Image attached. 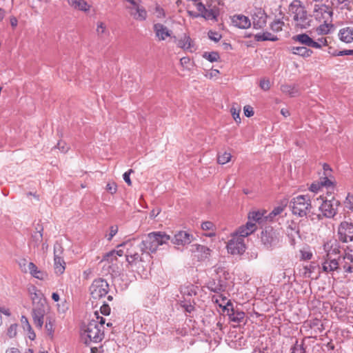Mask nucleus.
<instances>
[{
  "label": "nucleus",
  "mask_w": 353,
  "mask_h": 353,
  "mask_svg": "<svg viewBox=\"0 0 353 353\" xmlns=\"http://www.w3.org/2000/svg\"><path fill=\"white\" fill-rule=\"evenodd\" d=\"M100 311L102 314L108 316L110 313V307L108 304L103 303V304L100 307Z\"/></svg>",
  "instance_id": "59"
},
{
  "label": "nucleus",
  "mask_w": 353,
  "mask_h": 353,
  "mask_svg": "<svg viewBox=\"0 0 353 353\" xmlns=\"http://www.w3.org/2000/svg\"><path fill=\"white\" fill-rule=\"evenodd\" d=\"M106 31V26L103 22H99L97 27V32L98 35H101Z\"/></svg>",
  "instance_id": "57"
},
{
  "label": "nucleus",
  "mask_w": 353,
  "mask_h": 353,
  "mask_svg": "<svg viewBox=\"0 0 353 353\" xmlns=\"http://www.w3.org/2000/svg\"><path fill=\"white\" fill-rule=\"evenodd\" d=\"M313 13L316 19L327 22L332 19L333 12L332 8L329 6L325 4H315Z\"/></svg>",
  "instance_id": "11"
},
{
  "label": "nucleus",
  "mask_w": 353,
  "mask_h": 353,
  "mask_svg": "<svg viewBox=\"0 0 353 353\" xmlns=\"http://www.w3.org/2000/svg\"><path fill=\"white\" fill-rule=\"evenodd\" d=\"M254 39L256 41H276L278 40V37L276 36L273 35L269 32H265L262 34H256L254 35Z\"/></svg>",
  "instance_id": "32"
},
{
  "label": "nucleus",
  "mask_w": 353,
  "mask_h": 353,
  "mask_svg": "<svg viewBox=\"0 0 353 353\" xmlns=\"http://www.w3.org/2000/svg\"><path fill=\"white\" fill-rule=\"evenodd\" d=\"M331 3L332 6L336 7H341L343 8H347L352 3H353V0H331Z\"/></svg>",
  "instance_id": "41"
},
{
  "label": "nucleus",
  "mask_w": 353,
  "mask_h": 353,
  "mask_svg": "<svg viewBox=\"0 0 353 353\" xmlns=\"http://www.w3.org/2000/svg\"><path fill=\"white\" fill-rule=\"evenodd\" d=\"M201 229L205 231H209L206 234L207 236L212 237L215 236L216 226L212 221H204L201 223Z\"/></svg>",
  "instance_id": "34"
},
{
  "label": "nucleus",
  "mask_w": 353,
  "mask_h": 353,
  "mask_svg": "<svg viewBox=\"0 0 353 353\" xmlns=\"http://www.w3.org/2000/svg\"><path fill=\"white\" fill-rule=\"evenodd\" d=\"M105 190L111 194H114L117 191V185L114 181L109 182L106 185Z\"/></svg>",
  "instance_id": "50"
},
{
  "label": "nucleus",
  "mask_w": 353,
  "mask_h": 353,
  "mask_svg": "<svg viewBox=\"0 0 353 353\" xmlns=\"http://www.w3.org/2000/svg\"><path fill=\"white\" fill-rule=\"evenodd\" d=\"M316 44H317L318 46L313 47V48L320 49L323 46H327L328 45V43L326 38L321 37L318 39V40L316 41Z\"/></svg>",
  "instance_id": "55"
},
{
  "label": "nucleus",
  "mask_w": 353,
  "mask_h": 353,
  "mask_svg": "<svg viewBox=\"0 0 353 353\" xmlns=\"http://www.w3.org/2000/svg\"><path fill=\"white\" fill-rule=\"evenodd\" d=\"M284 22L281 19H275L270 24V28L274 32H279L282 30Z\"/></svg>",
  "instance_id": "42"
},
{
  "label": "nucleus",
  "mask_w": 353,
  "mask_h": 353,
  "mask_svg": "<svg viewBox=\"0 0 353 353\" xmlns=\"http://www.w3.org/2000/svg\"><path fill=\"white\" fill-rule=\"evenodd\" d=\"M337 236L339 241L347 243L353 241V223L343 221L338 225Z\"/></svg>",
  "instance_id": "8"
},
{
  "label": "nucleus",
  "mask_w": 353,
  "mask_h": 353,
  "mask_svg": "<svg viewBox=\"0 0 353 353\" xmlns=\"http://www.w3.org/2000/svg\"><path fill=\"white\" fill-rule=\"evenodd\" d=\"M281 90L291 97H296L299 94V90L294 85H282L281 87Z\"/></svg>",
  "instance_id": "33"
},
{
  "label": "nucleus",
  "mask_w": 353,
  "mask_h": 353,
  "mask_svg": "<svg viewBox=\"0 0 353 353\" xmlns=\"http://www.w3.org/2000/svg\"><path fill=\"white\" fill-rule=\"evenodd\" d=\"M292 40L294 41L302 44V46H305L307 48H313L318 46V45L316 44V41L313 40L308 34L305 33H302L293 36Z\"/></svg>",
  "instance_id": "19"
},
{
  "label": "nucleus",
  "mask_w": 353,
  "mask_h": 353,
  "mask_svg": "<svg viewBox=\"0 0 353 353\" xmlns=\"http://www.w3.org/2000/svg\"><path fill=\"white\" fill-rule=\"evenodd\" d=\"M104 338V330L97 321L92 320L84 326L81 333V339L85 344L90 343H99Z\"/></svg>",
  "instance_id": "3"
},
{
  "label": "nucleus",
  "mask_w": 353,
  "mask_h": 353,
  "mask_svg": "<svg viewBox=\"0 0 353 353\" xmlns=\"http://www.w3.org/2000/svg\"><path fill=\"white\" fill-rule=\"evenodd\" d=\"M290 207L294 215L300 217L307 216L312 208L310 196L307 195H299L292 199Z\"/></svg>",
  "instance_id": "4"
},
{
  "label": "nucleus",
  "mask_w": 353,
  "mask_h": 353,
  "mask_svg": "<svg viewBox=\"0 0 353 353\" xmlns=\"http://www.w3.org/2000/svg\"><path fill=\"white\" fill-rule=\"evenodd\" d=\"M63 248L61 243H56L54 245V257H62Z\"/></svg>",
  "instance_id": "49"
},
{
  "label": "nucleus",
  "mask_w": 353,
  "mask_h": 353,
  "mask_svg": "<svg viewBox=\"0 0 353 353\" xmlns=\"http://www.w3.org/2000/svg\"><path fill=\"white\" fill-rule=\"evenodd\" d=\"M290 50L292 54L303 58L310 57L313 54V51L305 46H293L290 48Z\"/></svg>",
  "instance_id": "27"
},
{
  "label": "nucleus",
  "mask_w": 353,
  "mask_h": 353,
  "mask_svg": "<svg viewBox=\"0 0 353 353\" xmlns=\"http://www.w3.org/2000/svg\"><path fill=\"white\" fill-rule=\"evenodd\" d=\"M289 10L292 14L296 28L305 29L310 26L311 20L307 14L305 6L301 1H293L290 4Z\"/></svg>",
  "instance_id": "2"
},
{
  "label": "nucleus",
  "mask_w": 353,
  "mask_h": 353,
  "mask_svg": "<svg viewBox=\"0 0 353 353\" xmlns=\"http://www.w3.org/2000/svg\"><path fill=\"white\" fill-rule=\"evenodd\" d=\"M343 269L345 273H353V263H351L345 260V263L343 265Z\"/></svg>",
  "instance_id": "54"
},
{
  "label": "nucleus",
  "mask_w": 353,
  "mask_h": 353,
  "mask_svg": "<svg viewBox=\"0 0 353 353\" xmlns=\"http://www.w3.org/2000/svg\"><path fill=\"white\" fill-rule=\"evenodd\" d=\"M118 232V227L117 225H112L110 228V233L108 234V240L110 241Z\"/></svg>",
  "instance_id": "61"
},
{
  "label": "nucleus",
  "mask_w": 353,
  "mask_h": 353,
  "mask_svg": "<svg viewBox=\"0 0 353 353\" xmlns=\"http://www.w3.org/2000/svg\"><path fill=\"white\" fill-rule=\"evenodd\" d=\"M223 310L227 312L230 320L232 322L240 323L243 322L245 319V312L238 308H234L232 303L230 302L227 303L223 307Z\"/></svg>",
  "instance_id": "12"
},
{
  "label": "nucleus",
  "mask_w": 353,
  "mask_h": 353,
  "mask_svg": "<svg viewBox=\"0 0 353 353\" xmlns=\"http://www.w3.org/2000/svg\"><path fill=\"white\" fill-rule=\"evenodd\" d=\"M261 241L267 249L272 250L279 245V233L272 227L265 228L261 233Z\"/></svg>",
  "instance_id": "5"
},
{
  "label": "nucleus",
  "mask_w": 353,
  "mask_h": 353,
  "mask_svg": "<svg viewBox=\"0 0 353 353\" xmlns=\"http://www.w3.org/2000/svg\"><path fill=\"white\" fill-rule=\"evenodd\" d=\"M54 323L55 321L53 318L47 316L46 322V329L48 333V335H50L51 337H52L53 333L54 332Z\"/></svg>",
  "instance_id": "40"
},
{
  "label": "nucleus",
  "mask_w": 353,
  "mask_h": 353,
  "mask_svg": "<svg viewBox=\"0 0 353 353\" xmlns=\"http://www.w3.org/2000/svg\"><path fill=\"white\" fill-rule=\"evenodd\" d=\"M181 307L184 309V310L188 313H191L195 310L194 306L191 303H183L181 304Z\"/></svg>",
  "instance_id": "63"
},
{
  "label": "nucleus",
  "mask_w": 353,
  "mask_h": 353,
  "mask_svg": "<svg viewBox=\"0 0 353 353\" xmlns=\"http://www.w3.org/2000/svg\"><path fill=\"white\" fill-rule=\"evenodd\" d=\"M134 172L133 170L132 169H130L128 171L125 172L123 174V180L125 181V182L128 185H132V181H131V179L130 178V175L131 173Z\"/></svg>",
  "instance_id": "56"
},
{
  "label": "nucleus",
  "mask_w": 353,
  "mask_h": 353,
  "mask_svg": "<svg viewBox=\"0 0 353 353\" xmlns=\"http://www.w3.org/2000/svg\"><path fill=\"white\" fill-rule=\"evenodd\" d=\"M43 229L41 228V230L35 232L32 235V241L34 242V246H39L40 242H41L43 239V233H42Z\"/></svg>",
  "instance_id": "45"
},
{
  "label": "nucleus",
  "mask_w": 353,
  "mask_h": 353,
  "mask_svg": "<svg viewBox=\"0 0 353 353\" xmlns=\"http://www.w3.org/2000/svg\"><path fill=\"white\" fill-rule=\"evenodd\" d=\"M232 22L234 26L246 29L250 27L251 22L249 18L243 14H236L232 17Z\"/></svg>",
  "instance_id": "22"
},
{
  "label": "nucleus",
  "mask_w": 353,
  "mask_h": 353,
  "mask_svg": "<svg viewBox=\"0 0 353 353\" xmlns=\"http://www.w3.org/2000/svg\"><path fill=\"white\" fill-rule=\"evenodd\" d=\"M198 287L194 285H188L186 286H183L181 288V292L183 296H195L197 294Z\"/></svg>",
  "instance_id": "35"
},
{
  "label": "nucleus",
  "mask_w": 353,
  "mask_h": 353,
  "mask_svg": "<svg viewBox=\"0 0 353 353\" xmlns=\"http://www.w3.org/2000/svg\"><path fill=\"white\" fill-rule=\"evenodd\" d=\"M245 237L241 236V234H237V232L234 234L227 244L228 252L233 255L242 254L245 250Z\"/></svg>",
  "instance_id": "9"
},
{
  "label": "nucleus",
  "mask_w": 353,
  "mask_h": 353,
  "mask_svg": "<svg viewBox=\"0 0 353 353\" xmlns=\"http://www.w3.org/2000/svg\"><path fill=\"white\" fill-rule=\"evenodd\" d=\"M231 113H232V115L234 119L235 120V121L236 123H240V121H241V119H240V117H239L240 110H236V108H232L231 109Z\"/></svg>",
  "instance_id": "60"
},
{
  "label": "nucleus",
  "mask_w": 353,
  "mask_h": 353,
  "mask_svg": "<svg viewBox=\"0 0 353 353\" xmlns=\"http://www.w3.org/2000/svg\"><path fill=\"white\" fill-rule=\"evenodd\" d=\"M207 288L214 293H221L226 289V282L221 279H212L207 283Z\"/></svg>",
  "instance_id": "18"
},
{
  "label": "nucleus",
  "mask_w": 353,
  "mask_h": 353,
  "mask_svg": "<svg viewBox=\"0 0 353 353\" xmlns=\"http://www.w3.org/2000/svg\"><path fill=\"white\" fill-rule=\"evenodd\" d=\"M28 269L31 275L39 280H43L47 276L45 272L39 270L36 266V265L32 262L29 263Z\"/></svg>",
  "instance_id": "30"
},
{
  "label": "nucleus",
  "mask_w": 353,
  "mask_h": 353,
  "mask_svg": "<svg viewBox=\"0 0 353 353\" xmlns=\"http://www.w3.org/2000/svg\"><path fill=\"white\" fill-rule=\"evenodd\" d=\"M253 28L254 29H262L267 23L268 15L261 8H254L251 14Z\"/></svg>",
  "instance_id": "10"
},
{
  "label": "nucleus",
  "mask_w": 353,
  "mask_h": 353,
  "mask_svg": "<svg viewBox=\"0 0 353 353\" xmlns=\"http://www.w3.org/2000/svg\"><path fill=\"white\" fill-rule=\"evenodd\" d=\"M170 239V236L163 232H152L145 235L142 239H130L119 247H126V261L132 265L144 261L145 258H151L150 254L156 252L160 245L167 244Z\"/></svg>",
  "instance_id": "1"
},
{
  "label": "nucleus",
  "mask_w": 353,
  "mask_h": 353,
  "mask_svg": "<svg viewBox=\"0 0 353 353\" xmlns=\"http://www.w3.org/2000/svg\"><path fill=\"white\" fill-rule=\"evenodd\" d=\"M17 326L18 325L17 323H14L10 325V326L8 329L7 334L10 338H13L16 336Z\"/></svg>",
  "instance_id": "51"
},
{
  "label": "nucleus",
  "mask_w": 353,
  "mask_h": 353,
  "mask_svg": "<svg viewBox=\"0 0 353 353\" xmlns=\"http://www.w3.org/2000/svg\"><path fill=\"white\" fill-rule=\"evenodd\" d=\"M109 290V284L106 280L101 278L94 279L90 287L91 296L96 300L105 296Z\"/></svg>",
  "instance_id": "7"
},
{
  "label": "nucleus",
  "mask_w": 353,
  "mask_h": 353,
  "mask_svg": "<svg viewBox=\"0 0 353 353\" xmlns=\"http://www.w3.org/2000/svg\"><path fill=\"white\" fill-rule=\"evenodd\" d=\"M266 213V211H253L249 213L248 219L252 220L255 223L256 222L260 223L262 222L264 219V214Z\"/></svg>",
  "instance_id": "36"
},
{
  "label": "nucleus",
  "mask_w": 353,
  "mask_h": 353,
  "mask_svg": "<svg viewBox=\"0 0 353 353\" xmlns=\"http://www.w3.org/2000/svg\"><path fill=\"white\" fill-rule=\"evenodd\" d=\"M253 108L250 105H245L244 107V114L247 117H250L254 115Z\"/></svg>",
  "instance_id": "64"
},
{
  "label": "nucleus",
  "mask_w": 353,
  "mask_h": 353,
  "mask_svg": "<svg viewBox=\"0 0 353 353\" xmlns=\"http://www.w3.org/2000/svg\"><path fill=\"white\" fill-rule=\"evenodd\" d=\"M305 350L304 348V343L303 341L301 343H299L298 341H296L294 345L292 347L291 353H305Z\"/></svg>",
  "instance_id": "46"
},
{
  "label": "nucleus",
  "mask_w": 353,
  "mask_h": 353,
  "mask_svg": "<svg viewBox=\"0 0 353 353\" xmlns=\"http://www.w3.org/2000/svg\"><path fill=\"white\" fill-rule=\"evenodd\" d=\"M256 228L257 227L256 223L252 220L248 219L246 224L239 227L236 232H237V234H241V236H248L250 234L253 233Z\"/></svg>",
  "instance_id": "24"
},
{
  "label": "nucleus",
  "mask_w": 353,
  "mask_h": 353,
  "mask_svg": "<svg viewBox=\"0 0 353 353\" xmlns=\"http://www.w3.org/2000/svg\"><path fill=\"white\" fill-rule=\"evenodd\" d=\"M192 252L195 253V256L198 261H204L208 259L211 252V250L205 245L194 244L192 245Z\"/></svg>",
  "instance_id": "16"
},
{
  "label": "nucleus",
  "mask_w": 353,
  "mask_h": 353,
  "mask_svg": "<svg viewBox=\"0 0 353 353\" xmlns=\"http://www.w3.org/2000/svg\"><path fill=\"white\" fill-rule=\"evenodd\" d=\"M231 157L230 153L225 152L222 154L218 155L217 161L219 164L224 165L230 161Z\"/></svg>",
  "instance_id": "43"
},
{
  "label": "nucleus",
  "mask_w": 353,
  "mask_h": 353,
  "mask_svg": "<svg viewBox=\"0 0 353 353\" xmlns=\"http://www.w3.org/2000/svg\"><path fill=\"white\" fill-rule=\"evenodd\" d=\"M287 224L288 225L286 226V234L290 239V245H294L296 243V236H300L299 225L296 222L292 220L290 221H288Z\"/></svg>",
  "instance_id": "15"
},
{
  "label": "nucleus",
  "mask_w": 353,
  "mask_h": 353,
  "mask_svg": "<svg viewBox=\"0 0 353 353\" xmlns=\"http://www.w3.org/2000/svg\"><path fill=\"white\" fill-rule=\"evenodd\" d=\"M192 235L185 231H179L174 234L172 242L178 245H185L192 242Z\"/></svg>",
  "instance_id": "17"
},
{
  "label": "nucleus",
  "mask_w": 353,
  "mask_h": 353,
  "mask_svg": "<svg viewBox=\"0 0 353 353\" xmlns=\"http://www.w3.org/2000/svg\"><path fill=\"white\" fill-rule=\"evenodd\" d=\"M310 327L311 328H316L319 332H321L324 330L321 321L318 319L310 321Z\"/></svg>",
  "instance_id": "44"
},
{
  "label": "nucleus",
  "mask_w": 353,
  "mask_h": 353,
  "mask_svg": "<svg viewBox=\"0 0 353 353\" xmlns=\"http://www.w3.org/2000/svg\"><path fill=\"white\" fill-rule=\"evenodd\" d=\"M322 200V203L319 207V210L323 214V216L326 218L334 217L338 212V208L340 205V202L336 199L334 196H331V199H325L320 196Z\"/></svg>",
  "instance_id": "6"
},
{
  "label": "nucleus",
  "mask_w": 353,
  "mask_h": 353,
  "mask_svg": "<svg viewBox=\"0 0 353 353\" xmlns=\"http://www.w3.org/2000/svg\"><path fill=\"white\" fill-rule=\"evenodd\" d=\"M153 30L156 37L159 41H164L167 37L171 36L172 31L162 23H154Z\"/></svg>",
  "instance_id": "21"
},
{
  "label": "nucleus",
  "mask_w": 353,
  "mask_h": 353,
  "mask_svg": "<svg viewBox=\"0 0 353 353\" xmlns=\"http://www.w3.org/2000/svg\"><path fill=\"white\" fill-rule=\"evenodd\" d=\"M123 254H124V252L122 250H112V251L107 253L104 256L103 260L108 261H112L114 259H117L116 255L121 256L123 255Z\"/></svg>",
  "instance_id": "37"
},
{
  "label": "nucleus",
  "mask_w": 353,
  "mask_h": 353,
  "mask_svg": "<svg viewBox=\"0 0 353 353\" xmlns=\"http://www.w3.org/2000/svg\"><path fill=\"white\" fill-rule=\"evenodd\" d=\"M301 254L303 260H310L312 257V253L310 251L301 250Z\"/></svg>",
  "instance_id": "62"
},
{
  "label": "nucleus",
  "mask_w": 353,
  "mask_h": 353,
  "mask_svg": "<svg viewBox=\"0 0 353 353\" xmlns=\"http://www.w3.org/2000/svg\"><path fill=\"white\" fill-rule=\"evenodd\" d=\"M259 86L262 90L265 91L268 90L270 88V81L266 79L261 80Z\"/></svg>",
  "instance_id": "58"
},
{
  "label": "nucleus",
  "mask_w": 353,
  "mask_h": 353,
  "mask_svg": "<svg viewBox=\"0 0 353 353\" xmlns=\"http://www.w3.org/2000/svg\"><path fill=\"white\" fill-rule=\"evenodd\" d=\"M339 39L345 43L353 42V27L346 26L341 28L338 33Z\"/></svg>",
  "instance_id": "23"
},
{
  "label": "nucleus",
  "mask_w": 353,
  "mask_h": 353,
  "mask_svg": "<svg viewBox=\"0 0 353 353\" xmlns=\"http://www.w3.org/2000/svg\"><path fill=\"white\" fill-rule=\"evenodd\" d=\"M202 57L211 63L217 61L220 59V55L219 52L215 51H212L210 52H205L203 54Z\"/></svg>",
  "instance_id": "38"
},
{
  "label": "nucleus",
  "mask_w": 353,
  "mask_h": 353,
  "mask_svg": "<svg viewBox=\"0 0 353 353\" xmlns=\"http://www.w3.org/2000/svg\"><path fill=\"white\" fill-rule=\"evenodd\" d=\"M208 36L210 40H212L214 42L219 41L222 38L221 34H220L218 32L212 31V30L208 31Z\"/></svg>",
  "instance_id": "47"
},
{
  "label": "nucleus",
  "mask_w": 353,
  "mask_h": 353,
  "mask_svg": "<svg viewBox=\"0 0 353 353\" xmlns=\"http://www.w3.org/2000/svg\"><path fill=\"white\" fill-rule=\"evenodd\" d=\"M323 250L326 253L323 258L336 257L341 259L340 245L336 241L325 242L323 244Z\"/></svg>",
  "instance_id": "13"
},
{
  "label": "nucleus",
  "mask_w": 353,
  "mask_h": 353,
  "mask_svg": "<svg viewBox=\"0 0 353 353\" xmlns=\"http://www.w3.org/2000/svg\"><path fill=\"white\" fill-rule=\"evenodd\" d=\"M46 303L33 305L32 314L44 316L46 314Z\"/></svg>",
  "instance_id": "39"
},
{
  "label": "nucleus",
  "mask_w": 353,
  "mask_h": 353,
  "mask_svg": "<svg viewBox=\"0 0 353 353\" xmlns=\"http://www.w3.org/2000/svg\"><path fill=\"white\" fill-rule=\"evenodd\" d=\"M333 176H328V175H323V176L321 177L319 183L323 188H326L327 189V193L331 194L332 191H334V181L332 180Z\"/></svg>",
  "instance_id": "28"
},
{
  "label": "nucleus",
  "mask_w": 353,
  "mask_h": 353,
  "mask_svg": "<svg viewBox=\"0 0 353 353\" xmlns=\"http://www.w3.org/2000/svg\"><path fill=\"white\" fill-rule=\"evenodd\" d=\"M32 315L34 323L36 325V327H37L39 329H41L43 327V324L44 316H39V315L34 314H32Z\"/></svg>",
  "instance_id": "48"
},
{
  "label": "nucleus",
  "mask_w": 353,
  "mask_h": 353,
  "mask_svg": "<svg viewBox=\"0 0 353 353\" xmlns=\"http://www.w3.org/2000/svg\"><path fill=\"white\" fill-rule=\"evenodd\" d=\"M177 46L180 48H182L185 50H189L190 52H192L195 49L194 48V43L192 39L189 35L184 34L183 37L178 40Z\"/></svg>",
  "instance_id": "26"
},
{
  "label": "nucleus",
  "mask_w": 353,
  "mask_h": 353,
  "mask_svg": "<svg viewBox=\"0 0 353 353\" xmlns=\"http://www.w3.org/2000/svg\"><path fill=\"white\" fill-rule=\"evenodd\" d=\"M30 294L31 295V299L33 305L46 303V300L43 296V294L35 286H32L29 289Z\"/></svg>",
  "instance_id": "25"
},
{
  "label": "nucleus",
  "mask_w": 353,
  "mask_h": 353,
  "mask_svg": "<svg viewBox=\"0 0 353 353\" xmlns=\"http://www.w3.org/2000/svg\"><path fill=\"white\" fill-rule=\"evenodd\" d=\"M131 5L132 7L129 8V9L132 10L130 14L133 18L137 21H145L148 16L145 9L143 6L139 5L136 1L135 4Z\"/></svg>",
  "instance_id": "20"
},
{
  "label": "nucleus",
  "mask_w": 353,
  "mask_h": 353,
  "mask_svg": "<svg viewBox=\"0 0 353 353\" xmlns=\"http://www.w3.org/2000/svg\"><path fill=\"white\" fill-rule=\"evenodd\" d=\"M344 55H353V50H335L334 52H333V56L335 57H339V56H344Z\"/></svg>",
  "instance_id": "53"
},
{
  "label": "nucleus",
  "mask_w": 353,
  "mask_h": 353,
  "mask_svg": "<svg viewBox=\"0 0 353 353\" xmlns=\"http://www.w3.org/2000/svg\"><path fill=\"white\" fill-rule=\"evenodd\" d=\"M341 259L336 257L323 258L322 270L326 273H332L340 270L339 261Z\"/></svg>",
  "instance_id": "14"
},
{
  "label": "nucleus",
  "mask_w": 353,
  "mask_h": 353,
  "mask_svg": "<svg viewBox=\"0 0 353 353\" xmlns=\"http://www.w3.org/2000/svg\"><path fill=\"white\" fill-rule=\"evenodd\" d=\"M54 268L57 274H62L65 269V263L62 257H54Z\"/></svg>",
  "instance_id": "31"
},
{
  "label": "nucleus",
  "mask_w": 353,
  "mask_h": 353,
  "mask_svg": "<svg viewBox=\"0 0 353 353\" xmlns=\"http://www.w3.org/2000/svg\"><path fill=\"white\" fill-rule=\"evenodd\" d=\"M68 4L81 11H88L90 8V6L85 0H67Z\"/></svg>",
  "instance_id": "29"
},
{
  "label": "nucleus",
  "mask_w": 353,
  "mask_h": 353,
  "mask_svg": "<svg viewBox=\"0 0 353 353\" xmlns=\"http://www.w3.org/2000/svg\"><path fill=\"white\" fill-rule=\"evenodd\" d=\"M345 204L346 208L353 211V194L350 193L347 194L345 199Z\"/></svg>",
  "instance_id": "52"
}]
</instances>
